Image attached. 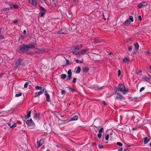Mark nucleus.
<instances>
[{"label":"nucleus","instance_id":"obj_26","mask_svg":"<svg viewBox=\"0 0 151 151\" xmlns=\"http://www.w3.org/2000/svg\"><path fill=\"white\" fill-rule=\"evenodd\" d=\"M83 71L84 72H86L88 70L89 68H88L87 67H86L84 68L83 69Z\"/></svg>","mask_w":151,"mask_h":151},{"label":"nucleus","instance_id":"obj_14","mask_svg":"<svg viewBox=\"0 0 151 151\" xmlns=\"http://www.w3.org/2000/svg\"><path fill=\"white\" fill-rule=\"evenodd\" d=\"M43 142L44 140L42 139H41V140H40V141L39 142H37V147H39L43 144Z\"/></svg>","mask_w":151,"mask_h":151},{"label":"nucleus","instance_id":"obj_8","mask_svg":"<svg viewBox=\"0 0 151 151\" xmlns=\"http://www.w3.org/2000/svg\"><path fill=\"white\" fill-rule=\"evenodd\" d=\"M29 1L30 3L34 6H37V3L35 0H29Z\"/></svg>","mask_w":151,"mask_h":151},{"label":"nucleus","instance_id":"obj_30","mask_svg":"<svg viewBox=\"0 0 151 151\" xmlns=\"http://www.w3.org/2000/svg\"><path fill=\"white\" fill-rule=\"evenodd\" d=\"M22 95V93H19L18 94H16L15 95V96L16 97H18L21 96Z\"/></svg>","mask_w":151,"mask_h":151},{"label":"nucleus","instance_id":"obj_15","mask_svg":"<svg viewBox=\"0 0 151 151\" xmlns=\"http://www.w3.org/2000/svg\"><path fill=\"white\" fill-rule=\"evenodd\" d=\"M44 92V90H43L42 91H40V92L37 93L35 94V97H37L41 94H42Z\"/></svg>","mask_w":151,"mask_h":151},{"label":"nucleus","instance_id":"obj_56","mask_svg":"<svg viewBox=\"0 0 151 151\" xmlns=\"http://www.w3.org/2000/svg\"><path fill=\"white\" fill-rule=\"evenodd\" d=\"M66 62H67V63H69V62L68 60H66Z\"/></svg>","mask_w":151,"mask_h":151},{"label":"nucleus","instance_id":"obj_60","mask_svg":"<svg viewBox=\"0 0 151 151\" xmlns=\"http://www.w3.org/2000/svg\"><path fill=\"white\" fill-rule=\"evenodd\" d=\"M1 29H0V34H1Z\"/></svg>","mask_w":151,"mask_h":151},{"label":"nucleus","instance_id":"obj_23","mask_svg":"<svg viewBox=\"0 0 151 151\" xmlns=\"http://www.w3.org/2000/svg\"><path fill=\"white\" fill-rule=\"evenodd\" d=\"M147 70L150 72H151V65H148L147 66Z\"/></svg>","mask_w":151,"mask_h":151},{"label":"nucleus","instance_id":"obj_2","mask_svg":"<svg viewBox=\"0 0 151 151\" xmlns=\"http://www.w3.org/2000/svg\"><path fill=\"white\" fill-rule=\"evenodd\" d=\"M26 46V45L24 44L20 46L19 48V52H26V51H27V48Z\"/></svg>","mask_w":151,"mask_h":151},{"label":"nucleus","instance_id":"obj_36","mask_svg":"<svg viewBox=\"0 0 151 151\" xmlns=\"http://www.w3.org/2000/svg\"><path fill=\"white\" fill-rule=\"evenodd\" d=\"M40 8L41 10L43 12H45V9L43 7L40 6Z\"/></svg>","mask_w":151,"mask_h":151},{"label":"nucleus","instance_id":"obj_28","mask_svg":"<svg viewBox=\"0 0 151 151\" xmlns=\"http://www.w3.org/2000/svg\"><path fill=\"white\" fill-rule=\"evenodd\" d=\"M35 88L37 90H41L42 88V87L41 86H36Z\"/></svg>","mask_w":151,"mask_h":151},{"label":"nucleus","instance_id":"obj_43","mask_svg":"<svg viewBox=\"0 0 151 151\" xmlns=\"http://www.w3.org/2000/svg\"><path fill=\"white\" fill-rule=\"evenodd\" d=\"M109 134H107L106 135V137H105L106 140H107L109 139Z\"/></svg>","mask_w":151,"mask_h":151},{"label":"nucleus","instance_id":"obj_32","mask_svg":"<svg viewBox=\"0 0 151 151\" xmlns=\"http://www.w3.org/2000/svg\"><path fill=\"white\" fill-rule=\"evenodd\" d=\"M29 84V83L28 82H27L26 83H25L24 85V88H27L28 86V84Z\"/></svg>","mask_w":151,"mask_h":151},{"label":"nucleus","instance_id":"obj_5","mask_svg":"<svg viewBox=\"0 0 151 151\" xmlns=\"http://www.w3.org/2000/svg\"><path fill=\"white\" fill-rule=\"evenodd\" d=\"M147 4L146 2H144L142 3H139L138 4V6L139 8H140L143 7H145L147 5Z\"/></svg>","mask_w":151,"mask_h":151},{"label":"nucleus","instance_id":"obj_62","mask_svg":"<svg viewBox=\"0 0 151 151\" xmlns=\"http://www.w3.org/2000/svg\"><path fill=\"white\" fill-rule=\"evenodd\" d=\"M55 1V0H52V1Z\"/></svg>","mask_w":151,"mask_h":151},{"label":"nucleus","instance_id":"obj_13","mask_svg":"<svg viewBox=\"0 0 151 151\" xmlns=\"http://www.w3.org/2000/svg\"><path fill=\"white\" fill-rule=\"evenodd\" d=\"M45 95L46 98V99L47 100V101L48 102H49L50 101V96L47 93V91L45 90Z\"/></svg>","mask_w":151,"mask_h":151},{"label":"nucleus","instance_id":"obj_12","mask_svg":"<svg viewBox=\"0 0 151 151\" xmlns=\"http://www.w3.org/2000/svg\"><path fill=\"white\" fill-rule=\"evenodd\" d=\"M116 98L118 99L122 100L124 99L123 97L119 93H117L116 94Z\"/></svg>","mask_w":151,"mask_h":151},{"label":"nucleus","instance_id":"obj_11","mask_svg":"<svg viewBox=\"0 0 151 151\" xmlns=\"http://www.w3.org/2000/svg\"><path fill=\"white\" fill-rule=\"evenodd\" d=\"M104 131V129L103 128H101L99 131V133L98 135V137L99 138H100L102 136V133Z\"/></svg>","mask_w":151,"mask_h":151},{"label":"nucleus","instance_id":"obj_46","mask_svg":"<svg viewBox=\"0 0 151 151\" xmlns=\"http://www.w3.org/2000/svg\"><path fill=\"white\" fill-rule=\"evenodd\" d=\"M97 88L99 89H100V90H101V89L102 88V87H99V86H98L97 87Z\"/></svg>","mask_w":151,"mask_h":151},{"label":"nucleus","instance_id":"obj_52","mask_svg":"<svg viewBox=\"0 0 151 151\" xmlns=\"http://www.w3.org/2000/svg\"><path fill=\"white\" fill-rule=\"evenodd\" d=\"M103 104L104 105H106V102L104 101H103Z\"/></svg>","mask_w":151,"mask_h":151},{"label":"nucleus","instance_id":"obj_4","mask_svg":"<svg viewBox=\"0 0 151 151\" xmlns=\"http://www.w3.org/2000/svg\"><path fill=\"white\" fill-rule=\"evenodd\" d=\"M27 124L31 127H33L34 126V123L32 119L27 120L26 122Z\"/></svg>","mask_w":151,"mask_h":151},{"label":"nucleus","instance_id":"obj_17","mask_svg":"<svg viewBox=\"0 0 151 151\" xmlns=\"http://www.w3.org/2000/svg\"><path fill=\"white\" fill-rule=\"evenodd\" d=\"M78 116L77 115H75L73 117L71 118L70 120L71 121L76 120L78 119Z\"/></svg>","mask_w":151,"mask_h":151},{"label":"nucleus","instance_id":"obj_37","mask_svg":"<svg viewBox=\"0 0 151 151\" xmlns=\"http://www.w3.org/2000/svg\"><path fill=\"white\" fill-rule=\"evenodd\" d=\"M58 34H65L66 33L62 31H59L58 32Z\"/></svg>","mask_w":151,"mask_h":151},{"label":"nucleus","instance_id":"obj_35","mask_svg":"<svg viewBox=\"0 0 151 151\" xmlns=\"http://www.w3.org/2000/svg\"><path fill=\"white\" fill-rule=\"evenodd\" d=\"M78 52H73V54L74 55H78Z\"/></svg>","mask_w":151,"mask_h":151},{"label":"nucleus","instance_id":"obj_44","mask_svg":"<svg viewBox=\"0 0 151 151\" xmlns=\"http://www.w3.org/2000/svg\"><path fill=\"white\" fill-rule=\"evenodd\" d=\"M65 92V91L64 90H62L61 91V94L62 95L64 94Z\"/></svg>","mask_w":151,"mask_h":151},{"label":"nucleus","instance_id":"obj_10","mask_svg":"<svg viewBox=\"0 0 151 151\" xmlns=\"http://www.w3.org/2000/svg\"><path fill=\"white\" fill-rule=\"evenodd\" d=\"M8 125L11 128H14L16 126V124L15 123H14L13 122L11 121H10Z\"/></svg>","mask_w":151,"mask_h":151},{"label":"nucleus","instance_id":"obj_51","mask_svg":"<svg viewBox=\"0 0 151 151\" xmlns=\"http://www.w3.org/2000/svg\"><path fill=\"white\" fill-rule=\"evenodd\" d=\"M147 53L148 54V55H150L151 54V52L150 51H147Z\"/></svg>","mask_w":151,"mask_h":151},{"label":"nucleus","instance_id":"obj_19","mask_svg":"<svg viewBox=\"0 0 151 151\" xmlns=\"http://www.w3.org/2000/svg\"><path fill=\"white\" fill-rule=\"evenodd\" d=\"M144 143L147 144L150 141L149 139L147 137H145L144 138Z\"/></svg>","mask_w":151,"mask_h":151},{"label":"nucleus","instance_id":"obj_49","mask_svg":"<svg viewBox=\"0 0 151 151\" xmlns=\"http://www.w3.org/2000/svg\"><path fill=\"white\" fill-rule=\"evenodd\" d=\"M139 20L140 21H141L142 20V17L140 16H139Z\"/></svg>","mask_w":151,"mask_h":151},{"label":"nucleus","instance_id":"obj_27","mask_svg":"<svg viewBox=\"0 0 151 151\" xmlns=\"http://www.w3.org/2000/svg\"><path fill=\"white\" fill-rule=\"evenodd\" d=\"M66 74H63L61 75V78L63 79H64L66 78Z\"/></svg>","mask_w":151,"mask_h":151},{"label":"nucleus","instance_id":"obj_20","mask_svg":"<svg viewBox=\"0 0 151 151\" xmlns=\"http://www.w3.org/2000/svg\"><path fill=\"white\" fill-rule=\"evenodd\" d=\"M10 8L11 9H17L18 8V6L17 5L11 4L10 5Z\"/></svg>","mask_w":151,"mask_h":151},{"label":"nucleus","instance_id":"obj_6","mask_svg":"<svg viewBox=\"0 0 151 151\" xmlns=\"http://www.w3.org/2000/svg\"><path fill=\"white\" fill-rule=\"evenodd\" d=\"M72 73L70 70H68V76L67 80H70L72 78Z\"/></svg>","mask_w":151,"mask_h":151},{"label":"nucleus","instance_id":"obj_47","mask_svg":"<svg viewBox=\"0 0 151 151\" xmlns=\"http://www.w3.org/2000/svg\"><path fill=\"white\" fill-rule=\"evenodd\" d=\"M94 43H98L99 42V41L98 40H95L94 41Z\"/></svg>","mask_w":151,"mask_h":151},{"label":"nucleus","instance_id":"obj_55","mask_svg":"<svg viewBox=\"0 0 151 151\" xmlns=\"http://www.w3.org/2000/svg\"><path fill=\"white\" fill-rule=\"evenodd\" d=\"M24 34H25L26 33V31L25 30H24L23 31Z\"/></svg>","mask_w":151,"mask_h":151},{"label":"nucleus","instance_id":"obj_54","mask_svg":"<svg viewBox=\"0 0 151 151\" xmlns=\"http://www.w3.org/2000/svg\"><path fill=\"white\" fill-rule=\"evenodd\" d=\"M69 88L72 91H74V90L71 88Z\"/></svg>","mask_w":151,"mask_h":151},{"label":"nucleus","instance_id":"obj_41","mask_svg":"<svg viewBox=\"0 0 151 151\" xmlns=\"http://www.w3.org/2000/svg\"><path fill=\"white\" fill-rule=\"evenodd\" d=\"M117 144L119 146H122V144L120 142H117Z\"/></svg>","mask_w":151,"mask_h":151},{"label":"nucleus","instance_id":"obj_61","mask_svg":"<svg viewBox=\"0 0 151 151\" xmlns=\"http://www.w3.org/2000/svg\"><path fill=\"white\" fill-rule=\"evenodd\" d=\"M150 146H151V142H150Z\"/></svg>","mask_w":151,"mask_h":151},{"label":"nucleus","instance_id":"obj_53","mask_svg":"<svg viewBox=\"0 0 151 151\" xmlns=\"http://www.w3.org/2000/svg\"><path fill=\"white\" fill-rule=\"evenodd\" d=\"M18 20H15L13 22L14 23H16L18 22Z\"/></svg>","mask_w":151,"mask_h":151},{"label":"nucleus","instance_id":"obj_18","mask_svg":"<svg viewBox=\"0 0 151 151\" xmlns=\"http://www.w3.org/2000/svg\"><path fill=\"white\" fill-rule=\"evenodd\" d=\"M22 62V60L21 59L18 60L16 63V66L18 67L21 65Z\"/></svg>","mask_w":151,"mask_h":151},{"label":"nucleus","instance_id":"obj_40","mask_svg":"<svg viewBox=\"0 0 151 151\" xmlns=\"http://www.w3.org/2000/svg\"><path fill=\"white\" fill-rule=\"evenodd\" d=\"M145 89V88L144 87H142L139 90V92H141L143 90H144Z\"/></svg>","mask_w":151,"mask_h":151},{"label":"nucleus","instance_id":"obj_1","mask_svg":"<svg viewBox=\"0 0 151 151\" xmlns=\"http://www.w3.org/2000/svg\"><path fill=\"white\" fill-rule=\"evenodd\" d=\"M118 89L119 91L122 92L124 94L127 92V91L126 89L125 86L122 84H119Z\"/></svg>","mask_w":151,"mask_h":151},{"label":"nucleus","instance_id":"obj_16","mask_svg":"<svg viewBox=\"0 0 151 151\" xmlns=\"http://www.w3.org/2000/svg\"><path fill=\"white\" fill-rule=\"evenodd\" d=\"M82 47V45L81 44H79L76 46H75L74 47L75 50H80Z\"/></svg>","mask_w":151,"mask_h":151},{"label":"nucleus","instance_id":"obj_33","mask_svg":"<svg viewBox=\"0 0 151 151\" xmlns=\"http://www.w3.org/2000/svg\"><path fill=\"white\" fill-rule=\"evenodd\" d=\"M40 52H47V50H41L40 51Z\"/></svg>","mask_w":151,"mask_h":151},{"label":"nucleus","instance_id":"obj_31","mask_svg":"<svg viewBox=\"0 0 151 151\" xmlns=\"http://www.w3.org/2000/svg\"><path fill=\"white\" fill-rule=\"evenodd\" d=\"M10 9V8L7 7V8H4L3 9V11H8V10H9Z\"/></svg>","mask_w":151,"mask_h":151},{"label":"nucleus","instance_id":"obj_48","mask_svg":"<svg viewBox=\"0 0 151 151\" xmlns=\"http://www.w3.org/2000/svg\"><path fill=\"white\" fill-rule=\"evenodd\" d=\"M123 150V148L122 147H121L118 150V151H121Z\"/></svg>","mask_w":151,"mask_h":151},{"label":"nucleus","instance_id":"obj_57","mask_svg":"<svg viewBox=\"0 0 151 151\" xmlns=\"http://www.w3.org/2000/svg\"><path fill=\"white\" fill-rule=\"evenodd\" d=\"M111 54H112V53L111 52H110L109 53L108 55H111Z\"/></svg>","mask_w":151,"mask_h":151},{"label":"nucleus","instance_id":"obj_7","mask_svg":"<svg viewBox=\"0 0 151 151\" xmlns=\"http://www.w3.org/2000/svg\"><path fill=\"white\" fill-rule=\"evenodd\" d=\"M88 50V49L87 48L85 49H83L81 51L78 52V55H83L86 52H87Z\"/></svg>","mask_w":151,"mask_h":151},{"label":"nucleus","instance_id":"obj_3","mask_svg":"<svg viewBox=\"0 0 151 151\" xmlns=\"http://www.w3.org/2000/svg\"><path fill=\"white\" fill-rule=\"evenodd\" d=\"M133 21V18L132 16H130L129 19L126 20L124 22L125 25L127 26L129 25Z\"/></svg>","mask_w":151,"mask_h":151},{"label":"nucleus","instance_id":"obj_58","mask_svg":"<svg viewBox=\"0 0 151 151\" xmlns=\"http://www.w3.org/2000/svg\"><path fill=\"white\" fill-rule=\"evenodd\" d=\"M78 0H74V1L75 2H77L78 1Z\"/></svg>","mask_w":151,"mask_h":151},{"label":"nucleus","instance_id":"obj_34","mask_svg":"<svg viewBox=\"0 0 151 151\" xmlns=\"http://www.w3.org/2000/svg\"><path fill=\"white\" fill-rule=\"evenodd\" d=\"M76 62L78 63H82V62L81 61H80L78 59H76L75 60Z\"/></svg>","mask_w":151,"mask_h":151},{"label":"nucleus","instance_id":"obj_38","mask_svg":"<svg viewBox=\"0 0 151 151\" xmlns=\"http://www.w3.org/2000/svg\"><path fill=\"white\" fill-rule=\"evenodd\" d=\"M40 15L41 17L44 16L45 14V13L42 12L40 14Z\"/></svg>","mask_w":151,"mask_h":151},{"label":"nucleus","instance_id":"obj_39","mask_svg":"<svg viewBox=\"0 0 151 151\" xmlns=\"http://www.w3.org/2000/svg\"><path fill=\"white\" fill-rule=\"evenodd\" d=\"M77 79L76 78H74L73 81V83H75L76 82Z\"/></svg>","mask_w":151,"mask_h":151},{"label":"nucleus","instance_id":"obj_9","mask_svg":"<svg viewBox=\"0 0 151 151\" xmlns=\"http://www.w3.org/2000/svg\"><path fill=\"white\" fill-rule=\"evenodd\" d=\"M26 47L27 48V51H28L29 49L33 48L35 47V46L34 45L31 44H29L28 45H26Z\"/></svg>","mask_w":151,"mask_h":151},{"label":"nucleus","instance_id":"obj_25","mask_svg":"<svg viewBox=\"0 0 151 151\" xmlns=\"http://www.w3.org/2000/svg\"><path fill=\"white\" fill-rule=\"evenodd\" d=\"M81 70V68L80 66H78L77 69V70L76 71V73H79Z\"/></svg>","mask_w":151,"mask_h":151},{"label":"nucleus","instance_id":"obj_59","mask_svg":"<svg viewBox=\"0 0 151 151\" xmlns=\"http://www.w3.org/2000/svg\"><path fill=\"white\" fill-rule=\"evenodd\" d=\"M3 75V74H0V78L1 77V76Z\"/></svg>","mask_w":151,"mask_h":151},{"label":"nucleus","instance_id":"obj_42","mask_svg":"<svg viewBox=\"0 0 151 151\" xmlns=\"http://www.w3.org/2000/svg\"><path fill=\"white\" fill-rule=\"evenodd\" d=\"M132 50V46H129L128 47V50L130 51Z\"/></svg>","mask_w":151,"mask_h":151},{"label":"nucleus","instance_id":"obj_22","mask_svg":"<svg viewBox=\"0 0 151 151\" xmlns=\"http://www.w3.org/2000/svg\"><path fill=\"white\" fill-rule=\"evenodd\" d=\"M135 49L137 50H138L139 48V45L137 43L134 44Z\"/></svg>","mask_w":151,"mask_h":151},{"label":"nucleus","instance_id":"obj_24","mask_svg":"<svg viewBox=\"0 0 151 151\" xmlns=\"http://www.w3.org/2000/svg\"><path fill=\"white\" fill-rule=\"evenodd\" d=\"M31 113V111H29L28 113H27V115L25 116V119H28L30 116Z\"/></svg>","mask_w":151,"mask_h":151},{"label":"nucleus","instance_id":"obj_29","mask_svg":"<svg viewBox=\"0 0 151 151\" xmlns=\"http://www.w3.org/2000/svg\"><path fill=\"white\" fill-rule=\"evenodd\" d=\"M129 60V59L128 58H125L123 60V62L124 63H126Z\"/></svg>","mask_w":151,"mask_h":151},{"label":"nucleus","instance_id":"obj_45","mask_svg":"<svg viewBox=\"0 0 151 151\" xmlns=\"http://www.w3.org/2000/svg\"><path fill=\"white\" fill-rule=\"evenodd\" d=\"M121 72L120 70H119L118 73V76H120V75H121Z\"/></svg>","mask_w":151,"mask_h":151},{"label":"nucleus","instance_id":"obj_50","mask_svg":"<svg viewBox=\"0 0 151 151\" xmlns=\"http://www.w3.org/2000/svg\"><path fill=\"white\" fill-rule=\"evenodd\" d=\"M4 38V37L2 35H0V39Z\"/></svg>","mask_w":151,"mask_h":151},{"label":"nucleus","instance_id":"obj_21","mask_svg":"<svg viewBox=\"0 0 151 151\" xmlns=\"http://www.w3.org/2000/svg\"><path fill=\"white\" fill-rule=\"evenodd\" d=\"M142 79L145 81H148L150 80L149 78L146 76H144L142 77Z\"/></svg>","mask_w":151,"mask_h":151},{"label":"nucleus","instance_id":"obj_63","mask_svg":"<svg viewBox=\"0 0 151 151\" xmlns=\"http://www.w3.org/2000/svg\"><path fill=\"white\" fill-rule=\"evenodd\" d=\"M137 99V98H134V99Z\"/></svg>","mask_w":151,"mask_h":151}]
</instances>
